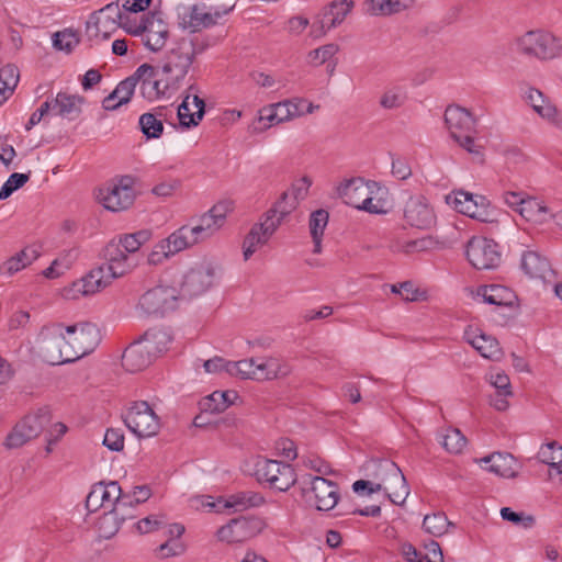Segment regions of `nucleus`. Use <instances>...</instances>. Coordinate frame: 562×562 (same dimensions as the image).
Wrapping results in <instances>:
<instances>
[{"label": "nucleus", "mask_w": 562, "mask_h": 562, "mask_svg": "<svg viewBox=\"0 0 562 562\" xmlns=\"http://www.w3.org/2000/svg\"><path fill=\"white\" fill-rule=\"evenodd\" d=\"M65 330L69 351L66 356L71 358V362L91 353L101 340L99 328L89 322L67 326Z\"/></svg>", "instance_id": "nucleus-5"}, {"label": "nucleus", "mask_w": 562, "mask_h": 562, "mask_svg": "<svg viewBox=\"0 0 562 562\" xmlns=\"http://www.w3.org/2000/svg\"><path fill=\"white\" fill-rule=\"evenodd\" d=\"M501 517L503 520L509 521L524 529H531L536 525L535 516L525 514L524 512H514L510 507H503L501 509Z\"/></svg>", "instance_id": "nucleus-50"}, {"label": "nucleus", "mask_w": 562, "mask_h": 562, "mask_svg": "<svg viewBox=\"0 0 562 562\" xmlns=\"http://www.w3.org/2000/svg\"><path fill=\"white\" fill-rule=\"evenodd\" d=\"M289 102V108L292 117L304 115L305 113H313L315 109H318L319 105H314L312 102H307L302 98H294L286 100Z\"/></svg>", "instance_id": "nucleus-64"}, {"label": "nucleus", "mask_w": 562, "mask_h": 562, "mask_svg": "<svg viewBox=\"0 0 562 562\" xmlns=\"http://www.w3.org/2000/svg\"><path fill=\"white\" fill-rule=\"evenodd\" d=\"M289 105L286 100L271 104L262 110L260 120H267L270 123L289 121L293 119Z\"/></svg>", "instance_id": "nucleus-45"}, {"label": "nucleus", "mask_w": 562, "mask_h": 562, "mask_svg": "<svg viewBox=\"0 0 562 562\" xmlns=\"http://www.w3.org/2000/svg\"><path fill=\"white\" fill-rule=\"evenodd\" d=\"M79 44L77 34L71 30L56 32L53 35V45L56 49L70 53Z\"/></svg>", "instance_id": "nucleus-55"}, {"label": "nucleus", "mask_w": 562, "mask_h": 562, "mask_svg": "<svg viewBox=\"0 0 562 562\" xmlns=\"http://www.w3.org/2000/svg\"><path fill=\"white\" fill-rule=\"evenodd\" d=\"M102 256L105 260L103 266L110 272L109 276L112 277H123L137 266V261L125 252L116 239L106 244Z\"/></svg>", "instance_id": "nucleus-18"}, {"label": "nucleus", "mask_w": 562, "mask_h": 562, "mask_svg": "<svg viewBox=\"0 0 562 562\" xmlns=\"http://www.w3.org/2000/svg\"><path fill=\"white\" fill-rule=\"evenodd\" d=\"M404 218L413 227L430 228L436 221L432 209L423 195H413L405 203Z\"/></svg>", "instance_id": "nucleus-19"}, {"label": "nucleus", "mask_w": 562, "mask_h": 562, "mask_svg": "<svg viewBox=\"0 0 562 562\" xmlns=\"http://www.w3.org/2000/svg\"><path fill=\"white\" fill-rule=\"evenodd\" d=\"M525 99L530 104L532 110L543 120L562 128V114L551 100L543 94L540 90L529 87L525 91Z\"/></svg>", "instance_id": "nucleus-22"}, {"label": "nucleus", "mask_w": 562, "mask_h": 562, "mask_svg": "<svg viewBox=\"0 0 562 562\" xmlns=\"http://www.w3.org/2000/svg\"><path fill=\"white\" fill-rule=\"evenodd\" d=\"M328 220L329 213L324 209L311 213L308 226L312 238L323 237Z\"/></svg>", "instance_id": "nucleus-54"}, {"label": "nucleus", "mask_w": 562, "mask_h": 562, "mask_svg": "<svg viewBox=\"0 0 562 562\" xmlns=\"http://www.w3.org/2000/svg\"><path fill=\"white\" fill-rule=\"evenodd\" d=\"M449 526L453 525L448 520V517L442 512L426 515L423 520L424 530L435 537H441L445 535Z\"/></svg>", "instance_id": "nucleus-44"}, {"label": "nucleus", "mask_w": 562, "mask_h": 562, "mask_svg": "<svg viewBox=\"0 0 562 562\" xmlns=\"http://www.w3.org/2000/svg\"><path fill=\"white\" fill-rule=\"evenodd\" d=\"M237 370H239L241 379L266 381L286 376L291 372V367L285 361L274 357L249 358L239 360Z\"/></svg>", "instance_id": "nucleus-6"}, {"label": "nucleus", "mask_w": 562, "mask_h": 562, "mask_svg": "<svg viewBox=\"0 0 562 562\" xmlns=\"http://www.w3.org/2000/svg\"><path fill=\"white\" fill-rule=\"evenodd\" d=\"M124 14L119 2H111L91 14L87 22V34L90 38L102 35L103 40L110 37L111 31L119 27Z\"/></svg>", "instance_id": "nucleus-14"}, {"label": "nucleus", "mask_w": 562, "mask_h": 562, "mask_svg": "<svg viewBox=\"0 0 562 562\" xmlns=\"http://www.w3.org/2000/svg\"><path fill=\"white\" fill-rule=\"evenodd\" d=\"M488 463V471L501 477L513 479L517 476L516 460L509 453L496 452L483 458Z\"/></svg>", "instance_id": "nucleus-31"}, {"label": "nucleus", "mask_w": 562, "mask_h": 562, "mask_svg": "<svg viewBox=\"0 0 562 562\" xmlns=\"http://www.w3.org/2000/svg\"><path fill=\"white\" fill-rule=\"evenodd\" d=\"M181 299L173 286L158 285L145 292L138 302L139 308L147 315H165L177 306Z\"/></svg>", "instance_id": "nucleus-11"}, {"label": "nucleus", "mask_w": 562, "mask_h": 562, "mask_svg": "<svg viewBox=\"0 0 562 562\" xmlns=\"http://www.w3.org/2000/svg\"><path fill=\"white\" fill-rule=\"evenodd\" d=\"M254 474L258 482L267 483L271 488L280 492L288 491L297 480L291 464L263 457L256 459Z\"/></svg>", "instance_id": "nucleus-2"}, {"label": "nucleus", "mask_w": 562, "mask_h": 562, "mask_svg": "<svg viewBox=\"0 0 562 562\" xmlns=\"http://www.w3.org/2000/svg\"><path fill=\"white\" fill-rule=\"evenodd\" d=\"M179 25L182 29H190L191 32H199L214 25L210 12H203L199 4L183 5L182 12L179 11Z\"/></svg>", "instance_id": "nucleus-27"}, {"label": "nucleus", "mask_w": 562, "mask_h": 562, "mask_svg": "<svg viewBox=\"0 0 562 562\" xmlns=\"http://www.w3.org/2000/svg\"><path fill=\"white\" fill-rule=\"evenodd\" d=\"M189 99L190 94L188 93L181 104L178 106V119L180 126L183 128H191L193 126H196L201 120H198L196 112L191 113L189 109Z\"/></svg>", "instance_id": "nucleus-59"}, {"label": "nucleus", "mask_w": 562, "mask_h": 562, "mask_svg": "<svg viewBox=\"0 0 562 562\" xmlns=\"http://www.w3.org/2000/svg\"><path fill=\"white\" fill-rule=\"evenodd\" d=\"M265 497L258 492L240 491L227 496L224 507L233 508L235 512H244L259 507L265 504Z\"/></svg>", "instance_id": "nucleus-32"}, {"label": "nucleus", "mask_w": 562, "mask_h": 562, "mask_svg": "<svg viewBox=\"0 0 562 562\" xmlns=\"http://www.w3.org/2000/svg\"><path fill=\"white\" fill-rule=\"evenodd\" d=\"M52 422L48 407L38 408L35 414L26 415L20 420L7 436L4 446L8 449H16L31 439L36 438Z\"/></svg>", "instance_id": "nucleus-4"}, {"label": "nucleus", "mask_w": 562, "mask_h": 562, "mask_svg": "<svg viewBox=\"0 0 562 562\" xmlns=\"http://www.w3.org/2000/svg\"><path fill=\"white\" fill-rule=\"evenodd\" d=\"M162 108L155 113H144L139 116L138 125L146 138H159L164 133Z\"/></svg>", "instance_id": "nucleus-40"}, {"label": "nucleus", "mask_w": 562, "mask_h": 562, "mask_svg": "<svg viewBox=\"0 0 562 562\" xmlns=\"http://www.w3.org/2000/svg\"><path fill=\"white\" fill-rule=\"evenodd\" d=\"M20 72L15 65L8 64L0 69V87L11 95L16 88Z\"/></svg>", "instance_id": "nucleus-53"}, {"label": "nucleus", "mask_w": 562, "mask_h": 562, "mask_svg": "<svg viewBox=\"0 0 562 562\" xmlns=\"http://www.w3.org/2000/svg\"><path fill=\"white\" fill-rule=\"evenodd\" d=\"M216 267L203 261L191 268L182 278L178 293L181 299H192L206 292L214 283Z\"/></svg>", "instance_id": "nucleus-9"}, {"label": "nucleus", "mask_w": 562, "mask_h": 562, "mask_svg": "<svg viewBox=\"0 0 562 562\" xmlns=\"http://www.w3.org/2000/svg\"><path fill=\"white\" fill-rule=\"evenodd\" d=\"M153 361L154 359L140 339L131 344L122 356V366L132 373L144 370Z\"/></svg>", "instance_id": "nucleus-26"}, {"label": "nucleus", "mask_w": 562, "mask_h": 562, "mask_svg": "<svg viewBox=\"0 0 562 562\" xmlns=\"http://www.w3.org/2000/svg\"><path fill=\"white\" fill-rule=\"evenodd\" d=\"M134 79L127 77L120 81L115 89L112 91V97H116V105H123L131 101L135 91Z\"/></svg>", "instance_id": "nucleus-57"}, {"label": "nucleus", "mask_w": 562, "mask_h": 562, "mask_svg": "<svg viewBox=\"0 0 562 562\" xmlns=\"http://www.w3.org/2000/svg\"><path fill=\"white\" fill-rule=\"evenodd\" d=\"M193 61L192 49L187 40L182 38L167 54L161 74L172 78L171 85L173 87H181L182 80L188 75Z\"/></svg>", "instance_id": "nucleus-12"}, {"label": "nucleus", "mask_w": 562, "mask_h": 562, "mask_svg": "<svg viewBox=\"0 0 562 562\" xmlns=\"http://www.w3.org/2000/svg\"><path fill=\"white\" fill-rule=\"evenodd\" d=\"M161 240L167 245V251H169L171 256L199 243L198 237L194 236L192 229L187 225L181 226Z\"/></svg>", "instance_id": "nucleus-34"}, {"label": "nucleus", "mask_w": 562, "mask_h": 562, "mask_svg": "<svg viewBox=\"0 0 562 562\" xmlns=\"http://www.w3.org/2000/svg\"><path fill=\"white\" fill-rule=\"evenodd\" d=\"M223 225H221L209 212H206L200 217V223L190 228L192 229L194 236L198 237V241H201L212 236Z\"/></svg>", "instance_id": "nucleus-47"}, {"label": "nucleus", "mask_w": 562, "mask_h": 562, "mask_svg": "<svg viewBox=\"0 0 562 562\" xmlns=\"http://www.w3.org/2000/svg\"><path fill=\"white\" fill-rule=\"evenodd\" d=\"M465 255L469 262L479 270L495 269L502 259L498 245L485 237H472L468 241Z\"/></svg>", "instance_id": "nucleus-10"}, {"label": "nucleus", "mask_w": 562, "mask_h": 562, "mask_svg": "<svg viewBox=\"0 0 562 562\" xmlns=\"http://www.w3.org/2000/svg\"><path fill=\"white\" fill-rule=\"evenodd\" d=\"M520 267L522 271L530 278H544L550 269L549 261L536 251H525L521 257Z\"/></svg>", "instance_id": "nucleus-38"}, {"label": "nucleus", "mask_w": 562, "mask_h": 562, "mask_svg": "<svg viewBox=\"0 0 562 562\" xmlns=\"http://www.w3.org/2000/svg\"><path fill=\"white\" fill-rule=\"evenodd\" d=\"M38 256L40 252L37 249L33 247H25L1 265L0 273L12 276L30 266L34 260L38 258Z\"/></svg>", "instance_id": "nucleus-35"}, {"label": "nucleus", "mask_w": 562, "mask_h": 562, "mask_svg": "<svg viewBox=\"0 0 562 562\" xmlns=\"http://www.w3.org/2000/svg\"><path fill=\"white\" fill-rule=\"evenodd\" d=\"M302 484L311 486L314 504L318 510H330L337 505L339 487L335 482L323 476L306 475L303 477Z\"/></svg>", "instance_id": "nucleus-17"}, {"label": "nucleus", "mask_w": 562, "mask_h": 562, "mask_svg": "<svg viewBox=\"0 0 562 562\" xmlns=\"http://www.w3.org/2000/svg\"><path fill=\"white\" fill-rule=\"evenodd\" d=\"M224 396H236L235 391H215L203 398L202 408L205 412L221 413L226 409Z\"/></svg>", "instance_id": "nucleus-51"}, {"label": "nucleus", "mask_w": 562, "mask_h": 562, "mask_svg": "<svg viewBox=\"0 0 562 562\" xmlns=\"http://www.w3.org/2000/svg\"><path fill=\"white\" fill-rule=\"evenodd\" d=\"M172 78L169 76H164L161 74L160 78H155L150 81V83L147 85V93L145 97L151 99V98H159L161 95H165L167 93L171 94L172 92L177 91L180 87H173L171 85Z\"/></svg>", "instance_id": "nucleus-48"}, {"label": "nucleus", "mask_w": 562, "mask_h": 562, "mask_svg": "<svg viewBox=\"0 0 562 562\" xmlns=\"http://www.w3.org/2000/svg\"><path fill=\"white\" fill-rule=\"evenodd\" d=\"M142 342L155 360L161 353L168 350L172 340L170 334L165 329H149L140 338Z\"/></svg>", "instance_id": "nucleus-33"}, {"label": "nucleus", "mask_w": 562, "mask_h": 562, "mask_svg": "<svg viewBox=\"0 0 562 562\" xmlns=\"http://www.w3.org/2000/svg\"><path fill=\"white\" fill-rule=\"evenodd\" d=\"M467 445V438L457 428H450L442 437V446L450 453H460Z\"/></svg>", "instance_id": "nucleus-52"}, {"label": "nucleus", "mask_w": 562, "mask_h": 562, "mask_svg": "<svg viewBox=\"0 0 562 562\" xmlns=\"http://www.w3.org/2000/svg\"><path fill=\"white\" fill-rule=\"evenodd\" d=\"M476 294L485 303L496 306H512L515 300L514 292L501 284L482 285Z\"/></svg>", "instance_id": "nucleus-30"}, {"label": "nucleus", "mask_w": 562, "mask_h": 562, "mask_svg": "<svg viewBox=\"0 0 562 562\" xmlns=\"http://www.w3.org/2000/svg\"><path fill=\"white\" fill-rule=\"evenodd\" d=\"M144 45L151 52H159L164 48L169 37L168 25L157 12H148L144 15V33L142 35Z\"/></svg>", "instance_id": "nucleus-20"}, {"label": "nucleus", "mask_w": 562, "mask_h": 562, "mask_svg": "<svg viewBox=\"0 0 562 562\" xmlns=\"http://www.w3.org/2000/svg\"><path fill=\"white\" fill-rule=\"evenodd\" d=\"M151 236V231L140 229L132 234L120 235L116 240L123 247L125 252L133 257L132 255L137 252L142 245L150 240Z\"/></svg>", "instance_id": "nucleus-41"}, {"label": "nucleus", "mask_w": 562, "mask_h": 562, "mask_svg": "<svg viewBox=\"0 0 562 562\" xmlns=\"http://www.w3.org/2000/svg\"><path fill=\"white\" fill-rule=\"evenodd\" d=\"M476 334V331H467V340L468 342L479 351V353L490 360L497 361L503 357V350L499 346L498 340L487 335L481 330Z\"/></svg>", "instance_id": "nucleus-25"}, {"label": "nucleus", "mask_w": 562, "mask_h": 562, "mask_svg": "<svg viewBox=\"0 0 562 562\" xmlns=\"http://www.w3.org/2000/svg\"><path fill=\"white\" fill-rule=\"evenodd\" d=\"M463 149L483 161V146L477 144L471 133H464L453 138Z\"/></svg>", "instance_id": "nucleus-60"}, {"label": "nucleus", "mask_w": 562, "mask_h": 562, "mask_svg": "<svg viewBox=\"0 0 562 562\" xmlns=\"http://www.w3.org/2000/svg\"><path fill=\"white\" fill-rule=\"evenodd\" d=\"M121 525L122 517L120 518V515L113 509L104 512L98 521L99 531L105 539L113 537L119 531Z\"/></svg>", "instance_id": "nucleus-46"}, {"label": "nucleus", "mask_w": 562, "mask_h": 562, "mask_svg": "<svg viewBox=\"0 0 562 562\" xmlns=\"http://www.w3.org/2000/svg\"><path fill=\"white\" fill-rule=\"evenodd\" d=\"M157 77V70L154 66L149 64H143L140 65L136 71L130 76V78L134 79L135 86L138 81L142 82V93L143 95H146L147 93V85L150 83L153 79Z\"/></svg>", "instance_id": "nucleus-58"}, {"label": "nucleus", "mask_w": 562, "mask_h": 562, "mask_svg": "<svg viewBox=\"0 0 562 562\" xmlns=\"http://www.w3.org/2000/svg\"><path fill=\"white\" fill-rule=\"evenodd\" d=\"M82 97L58 92L54 99L53 113L68 120L77 119L81 113Z\"/></svg>", "instance_id": "nucleus-29"}, {"label": "nucleus", "mask_w": 562, "mask_h": 562, "mask_svg": "<svg viewBox=\"0 0 562 562\" xmlns=\"http://www.w3.org/2000/svg\"><path fill=\"white\" fill-rule=\"evenodd\" d=\"M98 487H101L100 496H101V505H103V509L112 510V507L116 505L119 497L121 496V486L116 481H111L106 484L99 483Z\"/></svg>", "instance_id": "nucleus-49"}, {"label": "nucleus", "mask_w": 562, "mask_h": 562, "mask_svg": "<svg viewBox=\"0 0 562 562\" xmlns=\"http://www.w3.org/2000/svg\"><path fill=\"white\" fill-rule=\"evenodd\" d=\"M166 525L164 516L149 515L135 524L139 533H148L161 529Z\"/></svg>", "instance_id": "nucleus-62"}, {"label": "nucleus", "mask_w": 562, "mask_h": 562, "mask_svg": "<svg viewBox=\"0 0 562 562\" xmlns=\"http://www.w3.org/2000/svg\"><path fill=\"white\" fill-rule=\"evenodd\" d=\"M278 227L279 222L269 217L255 224L244 238V259L248 260L259 247L266 245Z\"/></svg>", "instance_id": "nucleus-21"}, {"label": "nucleus", "mask_w": 562, "mask_h": 562, "mask_svg": "<svg viewBox=\"0 0 562 562\" xmlns=\"http://www.w3.org/2000/svg\"><path fill=\"white\" fill-rule=\"evenodd\" d=\"M538 456L541 462L554 469L558 474H562V446L557 441L542 446Z\"/></svg>", "instance_id": "nucleus-42"}, {"label": "nucleus", "mask_w": 562, "mask_h": 562, "mask_svg": "<svg viewBox=\"0 0 562 562\" xmlns=\"http://www.w3.org/2000/svg\"><path fill=\"white\" fill-rule=\"evenodd\" d=\"M380 471L389 499L395 505H403L409 495V487L402 470L393 461H383Z\"/></svg>", "instance_id": "nucleus-16"}, {"label": "nucleus", "mask_w": 562, "mask_h": 562, "mask_svg": "<svg viewBox=\"0 0 562 562\" xmlns=\"http://www.w3.org/2000/svg\"><path fill=\"white\" fill-rule=\"evenodd\" d=\"M135 178L122 176L99 190L98 199L103 206L112 212L128 209L135 201Z\"/></svg>", "instance_id": "nucleus-7"}, {"label": "nucleus", "mask_w": 562, "mask_h": 562, "mask_svg": "<svg viewBox=\"0 0 562 562\" xmlns=\"http://www.w3.org/2000/svg\"><path fill=\"white\" fill-rule=\"evenodd\" d=\"M416 0H370L367 12L371 15H391L414 5Z\"/></svg>", "instance_id": "nucleus-37"}, {"label": "nucleus", "mask_w": 562, "mask_h": 562, "mask_svg": "<svg viewBox=\"0 0 562 562\" xmlns=\"http://www.w3.org/2000/svg\"><path fill=\"white\" fill-rule=\"evenodd\" d=\"M405 94L400 89H391L384 92L380 100L381 106L384 109H395L405 102Z\"/></svg>", "instance_id": "nucleus-63"}, {"label": "nucleus", "mask_w": 562, "mask_h": 562, "mask_svg": "<svg viewBox=\"0 0 562 562\" xmlns=\"http://www.w3.org/2000/svg\"><path fill=\"white\" fill-rule=\"evenodd\" d=\"M339 50V46L334 43H329L323 45L316 49H313L308 53L307 58L308 63L319 66L330 60L334 55H336Z\"/></svg>", "instance_id": "nucleus-56"}, {"label": "nucleus", "mask_w": 562, "mask_h": 562, "mask_svg": "<svg viewBox=\"0 0 562 562\" xmlns=\"http://www.w3.org/2000/svg\"><path fill=\"white\" fill-rule=\"evenodd\" d=\"M103 445L111 451H122L124 449V434L119 428H109L103 438Z\"/></svg>", "instance_id": "nucleus-61"}, {"label": "nucleus", "mask_w": 562, "mask_h": 562, "mask_svg": "<svg viewBox=\"0 0 562 562\" xmlns=\"http://www.w3.org/2000/svg\"><path fill=\"white\" fill-rule=\"evenodd\" d=\"M475 195L463 190L454 191L447 195V203L452 204L459 213L477 221H485L487 217L484 211L477 212L479 210L475 207V203H477V200L474 199Z\"/></svg>", "instance_id": "nucleus-28"}, {"label": "nucleus", "mask_w": 562, "mask_h": 562, "mask_svg": "<svg viewBox=\"0 0 562 562\" xmlns=\"http://www.w3.org/2000/svg\"><path fill=\"white\" fill-rule=\"evenodd\" d=\"M123 420L137 437L155 436L160 428L159 417L146 401L134 402Z\"/></svg>", "instance_id": "nucleus-8"}, {"label": "nucleus", "mask_w": 562, "mask_h": 562, "mask_svg": "<svg viewBox=\"0 0 562 562\" xmlns=\"http://www.w3.org/2000/svg\"><path fill=\"white\" fill-rule=\"evenodd\" d=\"M515 45L518 53L540 60L553 59L562 50L559 38L541 30L526 32L516 38Z\"/></svg>", "instance_id": "nucleus-1"}, {"label": "nucleus", "mask_w": 562, "mask_h": 562, "mask_svg": "<svg viewBox=\"0 0 562 562\" xmlns=\"http://www.w3.org/2000/svg\"><path fill=\"white\" fill-rule=\"evenodd\" d=\"M519 214L528 222L535 224L546 223L551 214L546 205H543L540 201L535 198L527 196L522 206L519 211Z\"/></svg>", "instance_id": "nucleus-39"}, {"label": "nucleus", "mask_w": 562, "mask_h": 562, "mask_svg": "<svg viewBox=\"0 0 562 562\" xmlns=\"http://www.w3.org/2000/svg\"><path fill=\"white\" fill-rule=\"evenodd\" d=\"M265 528V521L256 516L231 519L217 530V538L227 543L244 542L256 537Z\"/></svg>", "instance_id": "nucleus-13"}, {"label": "nucleus", "mask_w": 562, "mask_h": 562, "mask_svg": "<svg viewBox=\"0 0 562 562\" xmlns=\"http://www.w3.org/2000/svg\"><path fill=\"white\" fill-rule=\"evenodd\" d=\"M109 271L103 265L92 269L80 281L72 284L75 292H80L83 295L93 294L101 289L105 288L116 277L109 276Z\"/></svg>", "instance_id": "nucleus-24"}, {"label": "nucleus", "mask_w": 562, "mask_h": 562, "mask_svg": "<svg viewBox=\"0 0 562 562\" xmlns=\"http://www.w3.org/2000/svg\"><path fill=\"white\" fill-rule=\"evenodd\" d=\"M353 5L352 0H334L326 5L322 12V16L328 19L327 29H335L340 25L351 12Z\"/></svg>", "instance_id": "nucleus-36"}, {"label": "nucleus", "mask_w": 562, "mask_h": 562, "mask_svg": "<svg viewBox=\"0 0 562 562\" xmlns=\"http://www.w3.org/2000/svg\"><path fill=\"white\" fill-rule=\"evenodd\" d=\"M338 193L350 206L371 214L380 213V210L373 203V199L369 195V182H366L362 178H352L340 183Z\"/></svg>", "instance_id": "nucleus-15"}, {"label": "nucleus", "mask_w": 562, "mask_h": 562, "mask_svg": "<svg viewBox=\"0 0 562 562\" xmlns=\"http://www.w3.org/2000/svg\"><path fill=\"white\" fill-rule=\"evenodd\" d=\"M37 345L44 361L52 366L69 363L71 358L66 356L68 351V339L64 334L61 324H53L42 328Z\"/></svg>", "instance_id": "nucleus-3"}, {"label": "nucleus", "mask_w": 562, "mask_h": 562, "mask_svg": "<svg viewBox=\"0 0 562 562\" xmlns=\"http://www.w3.org/2000/svg\"><path fill=\"white\" fill-rule=\"evenodd\" d=\"M297 203L295 198H290V192H283L280 199L273 204V206L265 214V217H269L270 220H274L281 224L282 220L289 215L295 207Z\"/></svg>", "instance_id": "nucleus-43"}, {"label": "nucleus", "mask_w": 562, "mask_h": 562, "mask_svg": "<svg viewBox=\"0 0 562 562\" xmlns=\"http://www.w3.org/2000/svg\"><path fill=\"white\" fill-rule=\"evenodd\" d=\"M445 124L452 138L475 131L476 119L465 108L448 105L445 111Z\"/></svg>", "instance_id": "nucleus-23"}]
</instances>
